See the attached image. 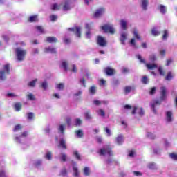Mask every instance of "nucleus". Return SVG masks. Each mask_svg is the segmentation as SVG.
Wrapping results in <instances>:
<instances>
[{
  "mask_svg": "<svg viewBox=\"0 0 177 177\" xmlns=\"http://www.w3.org/2000/svg\"><path fill=\"white\" fill-rule=\"evenodd\" d=\"M75 0H63L61 4L57 3L51 5L52 10H60L62 8L64 12H67L73 8V2Z\"/></svg>",
  "mask_w": 177,
  "mask_h": 177,
  "instance_id": "obj_1",
  "label": "nucleus"
},
{
  "mask_svg": "<svg viewBox=\"0 0 177 177\" xmlns=\"http://www.w3.org/2000/svg\"><path fill=\"white\" fill-rule=\"evenodd\" d=\"M167 99V88L165 86H162L160 88V101L154 100L151 102V107L153 110L154 114H157V111H156V107L161 104V102Z\"/></svg>",
  "mask_w": 177,
  "mask_h": 177,
  "instance_id": "obj_2",
  "label": "nucleus"
},
{
  "mask_svg": "<svg viewBox=\"0 0 177 177\" xmlns=\"http://www.w3.org/2000/svg\"><path fill=\"white\" fill-rule=\"evenodd\" d=\"M15 55L17 56L18 62H23L27 55V50L21 47H17L15 48Z\"/></svg>",
  "mask_w": 177,
  "mask_h": 177,
  "instance_id": "obj_3",
  "label": "nucleus"
},
{
  "mask_svg": "<svg viewBox=\"0 0 177 177\" xmlns=\"http://www.w3.org/2000/svg\"><path fill=\"white\" fill-rule=\"evenodd\" d=\"M98 153L100 156H106V154H108V156H110V157L114 156L113 149L110 145H106L104 148L100 149Z\"/></svg>",
  "mask_w": 177,
  "mask_h": 177,
  "instance_id": "obj_4",
  "label": "nucleus"
},
{
  "mask_svg": "<svg viewBox=\"0 0 177 177\" xmlns=\"http://www.w3.org/2000/svg\"><path fill=\"white\" fill-rule=\"evenodd\" d=\"M9 73H10V64H6L3 65V70L0 71V80L1 81L6 80V75H9Z\"/></svg>",
  "mask_w": 177,
  "mask_h": 177,
  "instance_id": "obj_5",
  "label": "nucleus"
},
{
  "mask_svg": "<svg viewBox=\"0 0 177 177\" xmlns=\"http://www.w3.org/2000/svg\"><path fill=\"white\" fill-rule=\"evenodd\" d=\"M132 114H137L139 117H143V115H145V110H143L142 107L134 106Z\"/></svg>",
  "mask_w": 177,
  "mask_h": 177,
  "instance_id": "obj_6",
  "label": "nucleus"
},
{
  "mask_svg": "<svg viewBox=\"0 0 177 177\" xmlns=\"http://www.w3.org/2000/svg\"><path fill=\"white\" fill-rule=\"evenodd\" d=\"M102 30L104 32H110V34H114L115 32V29L113 27V25H104L102 26Z\"/></svg>",
  "mask_w": 177,
  "mask_h": 177,
  "instance_id": "obj_7",
  "label": "nucleus"
},
{
  "mask_svg": "<svg viewBox=\"0 0 177 177\" xmlns=\"http://www.w3.org/2000/svg\"><path fill=\"white\" fill-rule=\"evenodd\" d=\"M97 42L100 46L104 47L107 45V41L102 36H98Z\"/></svg>",
  "mask_w": 177,
  "mask_h": 177,
  "instance_id": "obj_8",
  "label": "nucleus"
},
{
  "mask_svg": "<svg viewBox=\"0 0 177 177\" xmlns=\"http://www.w3.org/2000/svg\"><path fill=\"white\" fill-rule=\"evenodd\" d=\"M166 121L167 122H172L174 121V113L171 111L166 112Z\"/></svg>",
  "mask_w": 177,
  "mask_h": 177,
  "instance_id": "obj_9",
  "label": "nucleus"
},
{
  "mask_svg": "<svg viewBox=\"0 0 177 177\" xmlns=\"http://www.w3.org/2000/svg\"><path fill=\"white\" fill-rule=\"evenodd\" d=\"M68 31H75L76 37L78 38H81V28L78 26L74 27V28H70L68 29Z\"/></svg>",
  "mask_w": 177,
  "mask_h": 177,
  "instance_id": "obj_10",
  "label": "nucleus"
},
{
  "mask_svg": "<svg viewBox=\"0 0 177 177\" xmlns=\"http://www.w3.org/2000/svg\"><path fill=\"white\" fill-rule=\"evenodd\" d=\"M127 37H128V32H121L120 41L122 45H125V41H127Z\"/></svg>",
  "mask_w": 177,
  "mask_h": 177,
  "instance_id": "obj_11",
  "label": "nucleus"
},
{
  "mask_svg": "<svg viewBox=\"0 0 177 177\" xmlns=\"http://www.w3.org/2000/svg\"><path fill=\"white\" fill-rule=\"evenodd\" d=\"M104 12L105 10L103 8L97 9L94 13V17H100V16H102L104 14Z\"/></svg>",
  "mask_w": 177,
  "mask_h": 177,
  "instance_id": "obj_12",
  "label": "nucleus"
},
{
  "mask_svg": "<svg viewBox=\"0 0 177 177\" xmlns=\"http://www.w3.org/2000/svg\"><path fill=\"white\" fill-rule=\"evenodd\" d=\"M140 6L143 10H147L149 6V0H141Z\"/></svg>",
  "mask_w": 177,
  "mask_h": 177,
  "instance_id": "obj_13",
  "label": "nucleus"
},
{
  "mask_svg": "<svg viewBox=\"0 0 177 177\" xmlns=\"http://www.w3.org/2000/svg\"><path fill=\"white\" fill-rule=\"evenodd\" d=\"M158 10L162 13V15H165L167 13V6L159 4L157 7Z\"/></svg>",
  "mask_w": 177,
  "mask_h": 177,
  "instance_id": "obj_14",
  "label": "nucleus"
},
{
  "mask_svg": "<svg viewBox=\"0 0 177 177\" xmlns=\"http://www.w3.org/2000/svg\"><path fill=\"white\" fill-rule=\"evenodd\" d=\"M151 34L153 37H158L161 32H160V28L157 27H153L151 30Z\"/></svg>",
  "mask_w": 177,
  "mask_h": 177,
  "instance_id": "obj_15",
  "label": "nucleus"
},
{
  "mask_svg": "<svg viewBox=\"0 0 177 177\" xmlns=\"http://www.w3.org/2000/svg\"><path fill=\"white\" fill-rule=\"evenodd\" d=\"M58 147H62L64 150H67V145H66V140H64V138H62L59 140Z\"/></svg>",
  "mask_w": 177,
  "mask_h": 177,
  "instance_id": "obj_16",
  "label": "nucleus"
},
{
  "mask_svg": "<svg viewBox=\"0 0 177 177\" xmlns=\"http://www.w3.org/2000/svg\"><path fill=\"white\" fill-rule=\"evenodd\" d=\"M120 27L122 30H127L128 28V22L125 21L124 19H122L120 21Z\"/></svg>",
  "mask_w": 177,
  "mask_h": 177,
  "instance_id": "obj_17",
  "label": "nucleus"
},
{
  "mask_svg": "<svg viewBox=\"0 0 177 177\" xmlns=\"http://www.w3.org/2000/svg\"><path fill=\"white\" fill-rule=\"evenodd\" d=\"M44 52L46 53H53L55 54L56 53V48L52 47V46H48L44 48Z\"/></svg>",
  "mask_w": 177,
  "mask_h": 177,
  "instance_id": "obj_18",
  "label": "nucleus"
},
{
  "mask_svg": "<svg viewBox=\"0 0 177 177\" xmlns=\"http://www.w3.org/2000/svg\"><path fill=\"white\" fill-rule=\"evenodd\" d=\"M105 73L106 74V75H113V74H115V70L108 67L106 68H105Z\"/></svg>",
  "mask_w": 177,
  "mask_h": 177,
  "instance_id": "obj_19",
  "label": "nucleus"
},
{
  "mask_svg": "<svg viewBox=\"0 0 177 177\" xmlns=\"http://www.w3.org/2000/svg\"><path fill=\"white\" fill-rule=\"evenodd\" d=\"M28 21H30V23H35L38 21V15L30 16Z\"/></svg>",
  "mask_w": 177,
  "mask_h": 177,
  "instance_id": "obj_20",
  "label": "nucleus"
},
{
  "mask_svg": "<svg viewBox=\"0 0 177 177\" xmlns=\"http://www.w3.org/2000/svg\"><path fill=\"white\" fill-rule=\"evenodd\" d=\"M93 104L95 106H100V104H107V102H106V101H100L99 100H95L93 101Z\"/></svg>",
  "mask_w": 177,
  "mask_h": 177,
  "instance_id": "obj_21",
  "label": "nucleus"
},
{
  "mask_svg": "<svg viewBox=\"0 0 177 177\" xmlns=\"http://www.w3.org/2000/svg\"><path fill=\"white\" fill-rule=\"evenodd\" d=\"M146 67L148 68V70H154V68H157V64H146Z\"/></svg>",
  "mask_w": 177,
  "mask_h": 177,
  "instance_id": "obj_22",
  "label": "nucleus"
},
{
  "mask_svg": "<svg viewBox=\"0 0 177 177\" xmlns=\"http://www.w3.org/2000/svg\"><path fill=\"white\" fill-rule=\"evenodd\" d=\"M37 32H39V34H45V30L44 29V27L41 26H37L35 27Z\"/></svg>",
  "mask_w": 177,
  "mask_h": 177,
  "instance_id": "obj_23",
  "label": "nucleus"
},
{
  "mask_svg": "<svg viewBox=\"0 0 177 177\" xmlns=\"http://www.w3.org/2000/svg\"><path fill=\"white\" fill-rule=\"evenodd\" d=\"M59 132H61V133H64V130L66 129V124H59L57 128Z\"/></svg>",
  "mask_w": 177,
  "mask_h": 177,
  "instance_id": "obj_24",
  "label": "nucleus"
},
{
  "mask_svg": "<svg viewBox=\"0 0 177 177\" xmlns=\"http://www.w3.org/2000/svg\"><path fill=\"white\" fill-rule=\"evenodd\" d=\"M47 42H49L50 44H52L53 42H57V39L55 37H48L46 39Z\"/></svg>",
  "mask_w": 177,
  "mask_h": 177,
  "instance_id": "obj_25",
  "label": "nucleus"
},
{
  "mask_svg": "<svg viewBox=\"0 0 177 177\" xmlns=\"http://www.w3.org/2000/svg\"><path fill=\"white\" fill-rule=\"evenodd\" d=\"M62 67L64 71H67V70H68V63L66 62V61H63L62 62Z\"/></svg>",
  "mask_w": 177,
  "mask_h": 177,
  "instance_id": "obj_26",
  "label": "nucleus"
},
{
  "mask_svg": "<svg viewBox=\"0 0 177 177\" xmlns=\"http://www.w3.org/2000/svg\"><path fill=\"white\" fill-rule=\"evenodd\" d=\"M175 77V75L172 73L171 72H169L165 77V80L167 81H171Z\"/></svg>",
  "mask_w": 177,
  "mask_h": 177,
  "instance_id": "obj_27",
  "label": "nucleus"
},
{
  "mask_svg": "<svg viewBox=\"0 0 177 177\" xmlns=\"http://www.w3.org/2000/svg\"><path fill=\"white\" fill-rule=\"evenodd\" d=\"M169 157L171 159L174 160V161H177V153H170L169 154Z\"/></svg>",
  "mask_w": 177,
  "mask_h": 177,
  "instance_id": "obj_28",
  "label": "nucleus"
},
{
  "mask_svg": "<svg viewBox=\"0 0 177 177\" xmlns=\"http://www.w3.org/2000/svg\"><path fill=\"white\" fill-rule=\"evenodd\" d=\"M83 172L85 176H89V175H91V170L89 169V167H84Z\"/></svg>",
  "mask_w": 177,
  "mask_h": 177,
  "instance_id": "obj_29",
  "label": "nucleus"
},
{
  "mask_svg": "<svg viewBox=\"0 0 177 177\" xmlns=\"http://www.w3.org/2000/svg\"><path fill=\"white\" fill-rule=\"evenodd\" d=\"M55 88L58 91H63V89H64V84L60 83V84H56Z\"/></svg>",
  "mask_w": 177,
  "mask_h": 177,
  "instance_id": "obj_30",
  "label": "nucleus"
},
{
  "mask_svg": "<svg viewBox=\"0 0 177 177\" xmlns=\"http://www.w3.org/2000/svg\"><path fill=\"white\" fill-rule=\"evenodd\" d=\"M74 124L76 127H80V125H81V124H82V120L80 118H76L74 120Z\"/></svg>",
  "mask_w": 177,
  "mask_h": 177,
  "instance_id": "obj_31",
  "label": "nucleus"
},
{
  "mask_svg": "<svg viewBox=\"0 0 177 177\" xmlns=\"http://www.w3.org/2000/svg\"><path fill=\"white\" fill-rule=\"evenodd\" d=\"M73 176L75 177H78L80 176V171H78V168L77 167H73Z\"/></svg>",
  "mask_w": 177,
  "mask_h": 177,
  "instance_id": "obj_32",
  "label": "nucleus"
},
{
  "mask_svg": "<svg viewBox=\"0 0 177 177\" xmlns=\"http://www.w3.org/2000/svg\"><path fill=\"white\" fill-rule=\"evenodd\" d=\"M35 84H37V79H35L28 82V86H30L31 88L35 86Z\"/></svg>",
  "mask_w": 177,
  "mask_h": 177,
  "instance_id": "obj_33",
  "label": "nucleus"
},
{
  "mask_svg": "<svg viewBox=\"0 0 177 177\" xmlns=\"http://www.w3.org/2000/svg\"><path fill=\"white\" fill-rule=\"evenodd\" d=\"M84 117L87 120H92V115H91L89 111H86L84 113Z\"/></svg>",
  "mask_w": 177,
  "mask_h": 177,
  "instance_id": "obj_34",
  "label": "nucleus"
},
{
  "mask_svg": "<svg viewBox=\"0 0 177 177\" xmlns=\"http://www.w3.org/2000/svg\"><path fill=\"white\" fill-rule=\"evenodd\" d=\"M15 109L16 110V111H20V110H21V103H16L15 104Z\"/></svg>",
  "mask_w": 177,
  "mask_h": 177,
  "instance_id": "obj_35",
  "label": "nucleus"
},
{
  "mask_svg": "<svg viewBox=\"0 0 177 177\" xmlns=\"http://www.w3.org/2000/svg\"><path fill=\"white\" fill-rule=\"evenodd\" d=\"M45 158L50 161L52 160V152L48 151L46 153Z\"/></svg>",
  "mask_w": 177,
  "mask_h": 177,
  "instance_id": "obj_36",
  "label": "nucleus"
},
{
  "mask_svg": "<svg viewBox=\"0 0 177 177\" xmlns=\"http://www.w3.org/2000/svg\"><path fill=\"white\" fill-rule=\"evenodd\" d=\"M62 157H60L61 161L66 162L67 161V155L66 153H61Z\"/></svg>",
  "mask_w": 177,
  "mask_h": 177,
  "instance_id": "obj_37",
  "label": "nucleus"
},
{
  "mask_svg": "<svg viewBox=\"0 0 177 177\" xmlns=\"http://www.w3.org/2000/svg\"><path fill=\"white\" fill-rule=\"evenodd\" d=\"M147 167L149 169H156V163L150 162V163L148 164Z\"/></svg>",
  "mask_w": 177,
  "mask_h": 177,
  "instance_id": "obj_38",
  "label": "nucleus"
},
{
  "mask_svg": "<svg viewBox=\"0 0 177 177\" xmlns=\"http://www.w3.org/2000/svg\"><path fill=\"white\" fill-rule=\"evenodd\" d=\"M158 70L160 75H165V72L164 71V68H162V66H159Z\"/></svg>",
  "mask_w": 177,
  "mask_h": 177,
  "instance_id": "obj_39",
  "label": "nucleus"
},
{
  "mask_svg": "<svg viewBox=\"0 0 177 177\" xmlns=\"http://www.w3.org/2000/svg\"><path fill=\"white\" fill-rule=\"evenodd\" d=\"M27 98L28 100H35V97L30 93L27 95Z\"/></svg>",
  "mask_w": 177,
  "mask_h": 177,
  "instance_id": "obj_40",
  "label": "nucleus"
},
{
  "mask_svg": "<svg viewBox=\"0 0 177 177\" xmlns=\"http://www.w3.org/2000/svg\"><path fill=\"white\" fill-rule=\"evenodd\" d=\"M89 92H90L91 95H95V93H96V87L91 86L90 88Z\"/></svg>",
  "mask_w": 177,
  "mask_h": 177,
  "instance_id": "obj_41",
  "label": "nucleus"
},
{
  "mask_svg": "<svg viewBox=\"0 0 177 177\" xmlns=\"http://www.w3.org/2000/svg\"><path fill=\"white\" fill-rule=\"evenodd\" d=\"M98 115H100L101 117H104L105 115V113H104V111H103L102 109H99L97 111Z\"/></svg>",
  "mask_w": 177,
  "mask_h": 177,
  "instance_id": "obj_42",
  "label": "nucleus"
},
{
  "mask_svg": "<svg viewBox=\"0 0 177 177\" xmlns=\"http://www.w3.org/2000/svg\"><path fill=\"white\" fill-rule=\"evenodd\" d=\"M75 157L76 158L77 160H81V156L78 153V151H75L73 153Z\"/></svg>",
  "mask_w": 177,
  "mask_h": 177,
  "instance_id": "obj_43",
  "label": "nucleus"
},
{
  "mask_svg": "<svg viewBox=\"0 0 177 177\" xmlns=\"http://www.w3.org/2000/svg\"><path fill=\"white\" fill-rule=\"evenodd\" d=\"M142 84H149V78L147 76H144L142 79Z\"/></svg>",
  "mask_w": 177,
  "mask_h": 177,
  "instance_id": "obj_44",
  "label": "nucleus"
},
{
  "mask_svg": "<svg viewBox=\"0 0 177 177\" xmlns=\"http://www.w3.org/2000/svg\"><path fill=\"white\" fill-rule=\"evenodd\" d=\"M133 34L136 38H137L138 39H140V36H139V34H138V30H134Z\"/></svg>",
  "mask_w": 177,
  "mask_h": 177,
  "instance_id": "obj_45",
  "label": "nucleus"
},
{
  "mask_svg": "<svg viewBox=\"0 0 177 177\" xmlns=\"http://www.w3.org/2000/svg\"><path fill=\"white\" fill-rule=\"evenodd\" d=\"M27 118L28 120H32L34 118V113H28V115H27Z\"/></svg>",
  "mask_w": 177,
  "mask_h": 177,
  "instance_id": "obj_46",
  "label": "nucleus"
},
{
  "mask_svg": "<svg viewBox=\"0 0 177 177\" xmlns=\"http://www.w3.org/2000/svg\"><path fill=\"white\" fill-rule=\"evenodd\" d=\"M22 127L20 124H17L14 128V132H17V131H20Z\"/></svg>",
  "mask_w": 177,
  "mask_h": 177,
  "instance_id": "obj_47",
  "label": "nucleus"
},
{
  "mask_svg": "<svg viewBox=\"0 0 177 177\" xmlns=\"http://www.w3.org/2000/svg\"><path fill=\"white\" fill-rule=\"evenodd\" d=\"M60 175H62V176H67V169H64L62 170Z\"/></svg>",
  "mask_w": 177,
  "mask_h": 177,
  "instance_id": "obj_48",
  "label": "nucleus"
},
{
  "mask_svg": "<svg viewBox=\"0 0 177 177\" xmlns=\"http://www.w3.org/2000/svg\"><path fill=\"white\" fill-rule=\"evenodd\" d=\"M131 91H132V88L131 86H127L124 88L125 93H129V92H131Z\"/></svg>",
  "mask_w": 177,
  "mask_h": 177,
  "instance_id": "obj_49",
  "label": "nucleus"
},
{
  "mask_svg": "<svg viewBox=\"0 0 177 177\" xmlns=\"http://www.w3.org/2000/svg\"><path fill=\"white\" fill-rule=\"evenodd\" d=\"M123 141L124 140L122 139V137L120 136L117 138V142L118 143V145H121Z\"/></svg>",
  "mask_w": 177,
  "mask_h": 177,
  "instance_id": "obj_50",
  "label": "nucleus"
},
{
  "mask_svg": "<svg viewBox=\"0 0 177 177\" xmlns=\"http://www.w3.org/2000/svg\"><path fill=\"white\" fill-rule=\"evenodd\" d=\"M51 21H55L57 19V15H53L50 17Z\"/></svg>",
  "mask_w": 177,
  "mask_h": 177,
  "instance_id": "obj_51",
  "label": "nucleus"
},
{
  "mask_svg": "<svg viewBox=\"0 0 177 177\" xmlns=\"http://www.w3.org/2000/svg\"><path fill=\"white\" fill-rule=\"evenodd\" d=\"M168 38V30H165L162 36V39H167Z\"/></svg>",
  "mask_w": 177,
  "mask_h": 177,
  "instance_id": "obj_52",
  "label": "nucleus"
},
{
  "mask_svg": "<svg viewBox=\"0 0 177 177\" xmlns=\"http://www.w3.org/2000/svg\"><path fill=\"white\" fill-rule=\"evenodd\" d=\"M130 45H131L133 48H136V44L135 43V39H131L130 41Z\"/></svg>",
  "mask_w": 177,
  "mask_h": 177,
  "instance_id": "obj_53",
  "label": "nucleus"
},
{
  "mask_svg": "<svg viewBox=\"0 0 177 177\" xmlns=\"http://www.w3.org/2000/svg\"><path fill=\"white\" fill-rule=\"evenodd\" d=\"M136 57L137 59H138V60H140L141 63H145V59H142V56H140V55H137Z\"/></svg>",
  "mask_w": 177,
  "mask_h": 177,
  "instance_id": "obj_54",
  "label": "nucleus"
},
{
  "mask_svg": "<svg viewBox=\"0 0 177 177\" xmlns=\"http://www.w3.org/2000/svg\"><path fill=\"white\" fill-rule=\"evenodd\" d=\"M8 97H17V95L13 93H10L7 94Z\"/></svg>",
  "mask_w": 177,
  "mask_h": 177,
  "instance_id": "obj_55",
  "label": "nucleus"
},
{
  "mask_svg": "<svg viewBox=\"0 0 177 177\" xmlns=\"http://www.w3.org/2000/svg\"><path fill=\"white\" fill-rule=\"evenodd\" d=\"M156 91H157V88L153 87L149 92L150 95H154V93H156Z\"/></svg>",
  "mask_w": 177,
  "mask_h": 177,
  "instance_id": "obj_56",
  "label": "nucleus"
},
{
  "mask_svg": "<svg viewBox=\"0 0 177 177\" xmlns=\"http://www.w3.org/2000/svg\"><path fill=\"white\" fill-rule=\"evenodd\" d=\"M121 124L122 125L123 128H127V127H128V124L125 120H122Z\"/></svg>",
  "mask_w": 177,
  "mask_h": 177,
  "instance_id": "obj_57",
  "label": "nucleus"
},
{
  "mask_svg": "<svg viewBox=\"0 0 177 177\" xmlns=\"http://www.w3.org/2000/svg\"><path fill=\"white\" fill-rule=\"evenodd\" d=\"M41 86H42L43 88L47 89L48 88V83L46 82H44L41 84Z\"/></svg>",
  "mask_w": 177,
  "mask_h": 177,
  "instance_id": "obj_58",
  "label": "nucleus"
},
{
  "mask_svg": "<svg viewBox=\"0 0 177 177\" xmlns=\"http://www.w3.org/2000/svg\"><path fill=\"white\" fill-rule=\"evenodd\" d=\"M53 97H55V99H60V94L59 93H54L53 95Z\"/></svg>",
  "mask_w": 177,
  "mask_h": 177,
  "instance_id": "obj_59",
  "label": "nucleus"
},
{
  "mask_svg": "<svg viewBox=\"0 0 177 177\" xmlns=\"http://www.w3.org/2000/svg\"><path fill=\"white\" fill-rule=\"evenodd\" d=\"M150 62H154L156 60V55H152L149 57Z\"/></svg>",
  "mask_w": 177,
  "mask_h": 177,
  "instance_id": "obj_60",
  "label": "nucleus"
},
{
  "mask_svg": "<svg viewBox=\"0 0 177 177\" xmlns=\"http://www.w3.org/2000/svg\"><path fill=\"white\" fill-rule=\"evenodd\" d=\"M0 177H6V174H5V171H0Z\"/></svg>",
  "mask_w": 177,
  "mask_h": 177,
  "instance_id": "obj_61",
  "label": "nucleus"
},
{
  "mask_svg": "<svg viewBox=\"0 0 177 177\" xmlns=\"http://www.w3.org/2000/svg\"><path fill=\"white\" fill-rule=\"evenodd\" d=\"M41 164H42V162L41 160H38V161L35 162V167H39L41 165Z\"/></svg>",
  "mask_w": 177,
  "mask_h": 177,
  "instance_id": "obj_62",
  "label": "nucleus"
},
{
  "mask_svg": "<svg viewBox=\"0 0 177 177\" xmlns=\"http://www.w3.org/2000/svg\"><path fill=\"white\" fill-rule=\"evenodd\" d=\"M66 124L68 125V127H70V125H71V118H66Z\"/></svg>",
  "mask_w": 177,
  "mask_h": 177,
  "instance_id": "obj_63",
  "label": "nucleus"
},
{
  "mask_svg": "<svg viewBox=\"0 0 177 177\" xmlns=\"http://www.w3.org/2000/svg\"><path fill=\"white\" fill-rule=\"evenodd\" d=\"M80 83L83 86H85V79H84V78L80 79Z\"/></svg>",
  "mask_w": 177,
  "mask_h": 177,
  "instance_id": "obj_64",
  "label": "nucleus"
}]
</instances>
